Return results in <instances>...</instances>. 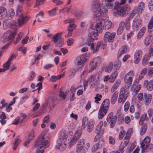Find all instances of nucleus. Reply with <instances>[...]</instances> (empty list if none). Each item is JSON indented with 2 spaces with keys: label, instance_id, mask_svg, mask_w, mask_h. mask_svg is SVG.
I'll return each mask as SVG.
<instances>
[{
  "label": "nucleus",
  "instance_id": "5fc2aeb1",
  "mask_svg": "<svg viewBox=\"0 0 153 153\" xmlns=\"http://www.w3.org/2000/svg\"><path fill=\"white\" fill-rule=\"evenodd\" d=\"M92 60L98 65L101 62V59L100 57L97 56L95 57L94 59H92Z\"/></svg>",
  "mask_w": 153,
  "mask_h": 153
},
{
  "label": "nucleus",
  "instance_id": "0eeeda50",
  "mask_svg": "<svg viewBox=\"0 0 153 153\" xmlns=\"http://www.w3.org/2000/svg\"><path fill=\"white\" fill-rule=\"evenodd\" d=\"M101 73H97L90 76L88 78V82L92 88H94L98 83L101 76Z\"/></svg>",
  "mask_w": 153,
  "mask_h": 153
},
{
  "label": "nucleus",
  "instance_id": "338daca9",
  "mask_svg": "<svg viewBox=\"0 0 153 153\" xmlns=\"http://www.w3.org/2000/svg\"><path fill=\"white\" fill-rule=\"evenodd\" d=\"M118 44V41L114 42L111 44V48L112 50L115 49Z\"/></svg>",
  "mask_w": 153,
  "mask_h": 153
},
{
  "label": "nucleus",
  "instance_id": "9b49d317",
  "mask_svg": "<svg viewBox=\"0 0 153 153\" xmlns=\"http://www.w3.org/2000/svg\"><path fill=\"white\" fill-rule=\"evenodd\" d=\"M142 21L139 16H136L134 19L132 24V28L134 30L136 31L141 27Z\"/></svg>",
  "mask_w": 153,
  "mask_h": 153
},
{
  "label": "nucleus",
  "instance_id": "6e6d98bb",
  "mask_svg": "<svg viewBox=\"0 0 153 153\" xmlns=\"http://www.w3.org/2000/svg\"><path fill=\"white\" fill-rule=\"evenodd\" d=\"M101 45H102V44L101 42H98L97 44V46L96 47L95 49L94 48V49L93 50V53H95L98 51L99 48L101 46Z\"/></svg>",
  "mask_w": 153,
  "mask_h": 153
},
{
  "label": "nucleus",
  "instance_id": "79ce46f5",
  "mask_svg": "<svg viewBox=\"0 0 153 153\" xmlns=\"http://www.w3.org/2000/svg\"><path fill=\"white\" fill-rule=\"evenodd\" d=\"M147 128V126L146 124H144L142 126L140 129V134L141 135H143L146 133Z\"/></svg>",
  "mask_w": 153,
  "mask_h": 153
},
{
  "label": "nucleus",
  "instance_id": "b1692460",
  "mask_svg": "<svg viewBox=\"0 0 153 153\" xmlns=\"http://www.w3.org/2000/svg\"><path fill=\"white\" fill-rule=\"evenodd\" d=\"M107 111L108 110L100 108L98 114V118L102 119L106 115Z\"/></svg>",
  "mask_w": 153,
  "mask_h": 153
},
{
  "label": "nucleus",
  "instance_id": "cd10ccee",
  "mask_svg": "<svg viewBox=\"0 0 153 153\" xmlns=\"http://www.w3.org/2000/svg\"><path fill=\"white\" fill-rule=\"evenodd\" d=\"M89 122L87 117H84L82 120V125L81 126V129L83 130L85 128L88 124Z\"/></svg>",
  "mask_w": 153,
  "mask_h": 153
},
{
  "label": "nucleus",
  "instance_id": "e2e57ef3",
  "mask_svg": "<svg viewBox=\"0 0 153 153\" xmlns=\"http://www.w3.org/2000/svg\"><path fill=\"white\" fill-rule=\"evenodd\" d=\"M101 11L99 9V10L98 9L95 11L94 15L95 16L99 17L101 16Z\"/></svg>",
  "mask_w": 153,
  "mask_h": 153
},
{
  "label": "nucleus",
  "instance_id": "13d9d810",
  "mask_svg": "<svg viewBox=\"0 0 153 153\" xmlns=\"http://www.w3.org/2000/svg\"><path fill=\"white\" fill-rule=\"evenodd\" d=\"M103 122L101 121L99 123V124L97 125V127L96 128V130L98 131H100L101 130H100L102 128V126L103 125Z\"/></svg>",
  "mask_w": 153,
  "mask_h": 153
},
{
  "label": "nucleus",
  "instance_id": "bb28decb",
  "mask_svg": "<svg viewBox=\"0 0 153 153\" xmlns=\"http://www.w3.org/2000/svg\"><path fill=\"white\" fill-rule=\"evenodd\" d=\"M110 104V101L108 99H105L102 103L100 108L108 110Z\"/></svg>",
  "mask_w": 153,
  "mask_h": 153
},
{
  "label": "nucleus",
  "instance_id": "2f4dec72",
  "mask_svg": "<svg viewBox=\"0 0 153 153\" xmlns=\"http://www.w3.org/2000/svg\"><path fill=\"white\" fill-rule=\"evenodd\" d=\"M117 76V72L116 71H114L112 73L110 77V82L111 83L113 82L114 81Z\"/></svg>",
  "mask_w": 153,
  "mask_h": 153
},
{
  "label": "nucleus",
  "instance_id": "f03ea898",
  "mask_svg": "<svg viewBox=\"0 0 153 153\" xmlns=\"http://www.w3.org/2000/svg\"><path fill=\"white\" fill-rule=\"evenodd\" d=\"M50 139L45 135H42L39 137L35 144V147H39L37 149L36 153H44V150L42 148L48 147L49 146V141Z\"/></svg>",
  "mask_w": 153,
  "mask_h": 153
},
{
  "label": "nucleus",
  "instance_id": "423d86ee",
  "mask_svg": "<svg viewBox=\"0 0 153 153\" xmlns=\"http://www.w3.org/2000/svg\"><path fill=\"white\" fill-rule=\"evenodd\" d=\"M74 19L73 18L68 19L65 20L64 22L65 23L71 24L69 25V26L67 27V30L68 31V33L65 36L66 37L68 38L71 36L72 34V31L75 29L76 25L74 23Z\"/></svg>",
  "mask_w": 153,
  "mask_h": 153
},
{
  "label": "nucleus",
  "instance_id": "a211bd4d",
  "mask_svg": "<svg viewBox=\"0 0 153 153\" xmlns=\"http://www.w3.org/2000/svg\"><path fill=\"white\" fill-rule=\"evenodd\" d=\"M115 33H111L109 32H106L104 37V40L105 42H112L114 40V39L115 36Z\"/></svg>",
  "mask_w": 153,
  "mask_h": 153
},
{
  "label": "nucleus",
  "instance_id": "864d4df0",
  "mask_svg": "<svg viewBox=\"0 0 153 153\" xmlns=\"http://www.w3.org/2000/svg\"><path fill=\"white\" fill-rule=\"evenodd\" d=\"M149 56L148 55H145V57L142 60V63L143 65H146L147 64L148 62L147 60L149 59Z\"/></svg>",
  "mask_w": 153,
  "mask_h": 153
},
{
  "label": "nucleus",
  "instance_id": "4d7b16f0",
  "mask_svg": "<svg viewBox=\"0 0 153 153\" xmlns=\"http://www.w3.org/2000/svg\"><path fill=\"white\" fill-rule=\"evenodd\" d=\"M137 13H138L137 8V7H135L131 12L130 13L131 16L132 17V18L134 16L135 14Z\"/></svg>",
  "mask_w": 153,
  "mask_h": 153
},
{
  "label": "nucleus",
  "instance_id": "f8f14e48",
  "mask_svg": "<svg viewBox=\"0 0 153 153\" xmlns=\"http://www.w3.org/2000/svg\"><path fill=\"white\" fill-rule=\"evenodd\" d=\"M127 91V90L125 88H121L118 100V103H121L122 104L124 103L127 97V93H126Z\"/></svg>",
  "mask_w": 153,
  "mask_h": 153
},
{
  "label": "nucleus",
  "instance_id": "72a5a7b5",
  "mask_svg": "<svg viewBox=\"0 0 153 153\" xmlns=\"http://www.w3.org/2000/svg\"><path fill=\"white\" fill-rule=\"evenodd\" d=\"M104 132V130L102 129L101 130L98 132L94 138V140L95 142L97 141L99 139L100 140L101 139H102V138H100L103 134Z\"/></svg>",
  "mask_w": 153,
  "mask_h": 153
},
{
  "label": "nucleus",
  "instance_id": "603ef678",
  "mask_svg": "<svg viewBox=\"0 0 153 153\" xmlns=\"http://www.w3.org/2000/svg\"><path fill=\"white\" fill-rule=\"evenodd\" d=\"M102 97V95L99 94H97L96 96L94 97L95 99V102L98 103H99L98 101L100 100V98Z\"/></svg>",
  "mask_w": 153,
  "mask_h": 153
},
{
  "label": "nucleus",
  "instance_id": "a19ab883",
  "mask_svg": "<svg viewBox=\"0 0 153 153\" xmlns=\"http://www.w3.org/2000/svg\"><path fill=\"white\" fill-rule=\"evenodd\" d=\"M147 69L146 68H144L141 71L140 74L139 76V78L140 79H141L144 77L145 75L146 74L147 71Z\"/></svg>",
  "mask_w": 153,
  "mask_h": 153
},
{
  "label": "nucleus",
  "instance_id": "ea45409f",
  "mask_svg": "<svg viewBox=\"0 0 153 153\" xmlns=\"http://www.w3.org/2000/svg\"><path fill=\"white\" fill-rule=\"evenodd\" d=\"M146 116L147 114H144L142 116L139 123L140 125H142L143 123V122L145 120H148L149 118L148 117H146Z\"/></svg>",
  "mask_w": 153,
  "mask_h": 153
},
{
  "label": "nucleus",
  "instance_id": "1a4fd4ad",
  "mask_svg": "<svg viewBox=\"0 0 153 153\" xmlns=\"http://www.w3.org/2000/svg\"><path fill=\"white\" fill-rule=\"evenodd\" d=\"M117 118L113 116V113H110L108 116L106 120L104 121V126H106L108 125H110V128H112L114 127L116 122Z\"/></svg>",
  "mask_w": 153,
  "mask_h": 153
},
{
  "label": "nucleus",
  "instance_id": "5701e85b",
  "mask_svg": "<svg viewBox=\"0 0 153 153\" xmlns=\"http://www.w3.org/2000/svg\"><path fill=\"white\" fill-rule=\"evenodd\" d=\"M103 143L102 139H100L98 143L95 144L93 146L91 150L92 152H95L97 149H100L102 146Z\"/></svg>",
  "mask_w": 153,
  "mask_h": 153
},
{
  "label": "nucleus",
  "instance_id": "c85d7f7f",
  "mask_svg": "<svg viewBox=\"0 0 153 153\" xmlns=\"http://www.w3.org/2000/svg\"><path fill=\"white\" fill-rule=\"evenodd\" d=\"M121 82V81L119 79L117 80L116 81L115 83L111 88V91L112 92H113L117 89L118 87L120 84Z\"/></svg>",
  "mask_w": 153,
  "mask_h": 153
},
{
  "label": "nucleus",
  "instance_id": "37998d69",
  "mask_svg": "<svg viewBox=\"0 0 153 153\" xmlns=\"http://www.w3.org/2000/svg\"><path fill=\"white\" fill-rule=\"evenodd\" d=\"M152 41V36H147L144 40V43L146 45H148Z\"/></svg>",
  "mask_w": 153,
  "mask_h": 153
},
{
  "label": "nucleus",
  "instance_id": "aec40b11",
  "mask_svg": "<svg viewBox=\"0 0 153 153\" xmlns=\"http://www.w3.org/2000/svg\"><path fill=\"white\" fill-rule=\"evenodd\" d=\"M144 86L146 87L147 90L151 91L153 90V80H151L149 81L146 80L144 81Z\"/></svg>",
  "mask_w": 153,
  "mask_h": 153
},
{
  "label": "nucleus",
  "instance_id": "0e129e2a",
  "mask_svg": "<svg viewBox=\"0 0 153 153\" xmlns=\"http://www.w3.org/2000/svg\"><path fill=\"white\" fill-rule=\"evenodd\" d=\"M74 41V39H69L67 41V45L69 46L72 45Z\"/></svg>",
  "mask_w": 153,
  "mask_h": 153
},
{
  "label": "nucleus",
  "instance_id": "20e7f679",
  "mask_svg": "<svg viewBox=\"0 0 153 153\" xmlns=\"http://www.w3.org/2000/svg\"><path fill=\"white\" fill-rule=\"evenodd\" d=\"M14 14V11L13 9L10 10L9 13L7 15V9L3 7H0V20L5 19H11Z\"/></svg>",
  "mask_w": 153,
  "mask_h": 153
},
{
  "label": "nucleus",
  "instance_id": "bf43d9fd",
  "mask_svg": "<svg viewBox=\"0 0 153 153\" xmlns=\"http://www.w3.org/2000/svg\"><path fill=\"white\" fill-rule=\"evenodd\" d=\"M130 103L129 102H126L124 104V110L125 111H127L130 107Z\"/></svg>",
  "mask_w": 153,
  "mask_h": 153
},
{
  "label": "nucleus",
  "instance_id": "f257e3e1",
  "mask_svg": "<svg viewBox=\"0 0 153 153\" xmlns=\"http://www.w3.org/2000/svg\"><path fill=\"white\" fill-rule=\"evenodd\" d=\"M112 25V23L110 20L107 19H102L100 21L94 22L92 24L90 28L95 30L96 32H94L93 35L96 34L97 35L98 33H101L104 27L105 29L108 30L110 29Z\"/></svg>",
  "mask_w": 153,
  "mask_h": 153
},
{
  "label": "nucleus",
  "instance_id": "6e6552de",
  "mask_svg": "<svg viewBox=\"0 0 153 153\" xmlns=\"http://www.w3.org/2000/svg\"><path fill=\"white\" fill-rule=\"evenodd\" d=\"M116 9H117L116 12L117 14L120 16L123 17L129 13L130 7L129 5L126 4L125 6H121L118 8H116Z\"/></svg>",
  "mask_w": 153,
  "mask_h": 153
},
{
  "label": "nucleus",
  "instance_id": "052dcab7",
  "mask_svg": "<svg viewBox=\"0 0 153 153\" xmlns=\"http://www.w3.org/2000/svg\"><path fill=\"white\" fill-rule=\"evenodd\" d=\"M126 134V132L125 131L122 130L119 133V138L120 139H122L123 138V137Z\"/></svg>",
  "mask_w": 153,
  "mask_h": 153
},
{
  "label": "nucleus",
  "instance_id": "69168bd1",
  "mask_svg": "<svg viewBox=\"0 0 153 153\" xmlns=\"http://www.w3.org/2000/svg\"><path fill=\"white\" fill-rule=\"evenodd\" d=\"M108 138L109 143L110 144L113 145L115 143L114 139L112 136H109Z\"/></svg>",
  "mask_w": 153,
  "mask_h": 153
},
{
  "label": "nucleus",
  "instance_id": "ddd939ff",
  "mask_svg": "<svg viewBox=\"0 0 153 153\" xmlns=\"http://www.w3.org/2000/svg\"><path fill=\"white\" fill-rule=\"evenodd\" d=\"M82 131L78 130L76 131L74 136L71 138L70 141L68 143L69 146L71 147L77 141L81 135Z\"/></svg>",
  "mask_w": 153,
  "mask_h": 153
},
{
  "label": "nucleus",
  "instance_id": "4be33fe9",
  "mask_svg": "<svg viewBox=\"0 0 153 153\" xmlns=\"http://www.w3.org/2000/svg\"><path fill=\"white\" fill-rule=\"evenodd\" d=\"M152 98V96L151 95H148L146 93H144L143 100L144 103L146 105H147L150 103Z\"/></svg>",
  "mask_w": 153,
  "mask_h": 153
},
{
  "label": "nucleus",
  "instance_id": "4468645a",
  "mask_svg": "<svg viewBox=\"0 0 153 153\" xmlns=\"http://www.w3.org/2000/svg\"><path fill=\"white\" fill-rule=\"evenodd\" d=\"M150 141V138L146 137L141 143V147L142 149L141 153H145L146 151L149 149V145Z\"/></svg>",
  "mask_w": 153,
  "mask_h": 153
},
{
  "label": "nucleus",
  "instance_id": "473e14b6",
  "mask_svg": "<svg viewBox=\"0 0 153 153\" xmlns=\"http://www.w3.org/2000/svg\"><path fill=\"white\" fill-rule=\"evenodd\" d=\"M148 29L149 32H151L153 30V17L152 18L149 23Z\"/></svg>",
  "mask_w": 153,
  "mask_h": 153
},
{
  "label": "nucleus",
  "instance_id": "412c9836",
  "mask_svg": "<svg viewBox=\"0 0 153 153\" xmlns=\"http://www.w3.org/2000/svg\"><path fill=\"white\" fill-rule=\"evenodd\" d=\"M87 60V59L84 56L81 55L76 58L75 63L77 65H81L83 64Z\"/></svg>",
  "mask_w": 153,
  "mask_h": 153
},
{
  "label": "nucleus",
  "instance_id": "8fccbe9b",
  "mask_svg": "<svg viewBox=\"0 0 153 153\" xmlns=\"http://www.w3.org/2000/svg\"><path fill=\"white\" fill-rule=\"evenodd\" d=\"M122 144H121L120 146L119 150L111 152L110 153H123L124 151V150L123 148V146H122Z\"/></svg>",
  "mask_w": 153,
  "mask_h": 153
},
{
  "label": "nucleus",
  "instance_id": "39448f33",
  "mask_svg": "<svg viewBox=\"0 0 153 153\" xmlns=\"http://www.w3.org/2000/svg\"><path fill=\"white\" fill-rule=\"evenodd\" d=\"M66 140V135L64 133L61 134L57 141L56 148L60 151L64 150L66 147L65 141Z\"/></svg>",
  "mask_w": 153,
  "mask_h": 153
},
{
  "label": "nucleus",
  "instance_id": "e433bc0d",
  "mask_svg": "<svg viewBox=\"0 0 153 153\" xmlns=\"http://www.w3.org/2000/svg\"><path fill=\"white\" fill-rule=\"evenodd\" d=\"M62 33H58L54 36L53 37V41L54 42H56L57 41L59 40L62 39L61 37Z\"/></svg>",
  "mask_w": 153,
  "mask_h": 153
},
{
  "label": "nucleus",
  "instance_id": "7ed1b4c3",
  "mask_svg": "<svg viewBox=\"0 0 153 153\" xmlns=\"http://www.w3.org/2000/svg\"><path fill=\"white\" fill-rule=\"evenodd\" d=\"M16 15H19V16L17 20L18 22H14L10 23L11 27L13 29L16 28L18 26L20 27L23 25L28 21L29 18L28 16L25 17L23 16L21 9L19 6L16 9Z\"/></svg>",
  "mask_w": 153,
  "mask_h": 153
},
{
  "label": "nucleus",
  "instance_id": "c756f323",
  "mask_svg": "<svg viewBox=\"0 0 153 153\" xmlns=\"http://www.w3.org/2000/svg\"><path fill=\"white\" fill-rule=\"evenodd\" d=\"M118 93L117 91H115L112 95L111 99V103L113 104L116 102L118 96Z\"/></svg>",
  "mask_w": 153,
  "mask_h": 153
},
{
  "label": "nucleus",
  "instance_id": "de8ad7c7",
  "mask_svg": "<svg viewBox=\"0 0 153 153\" xmlns=\"http://www.w3.org/2000/svg\"><path fill=\"white\" fill-rule=\"evenodd\" d=\"M21 142V140L19 139H17L15 140V142L14 143L13 147V150H16V149L17 146Z\"/></svg>",
  "mask_w": 153,
  "mask_h": 153
},
{
  "label": "nucleus",
  "instance_id": "3c124183",
  "mask_svg": "<svg viewBox=\"0 0 153 153\" xmlns=\"http://www.w3.org/2000/svg\"><path fill=\"white\" fill-rule=\"evenodd\" d=\"M123 26L122 25H120V23L119 24V27L118 28L117 33L118 35H120L123 32Z\"/></svg>",
  "mask_w": 153,
  "mask_h": 153
},
{
  "label": "nucleus",
  "instance_id": "09e8293b",
  "mask_svg": "<svg viewBox=\"0 0 153 153\" xmlns=\"http://www.w3.org/2000/svg\"><path fill=\"white\" fill-rule=\"evenodd\" d=\"M97 65L92 60L89 65L91 70V71L94 70L96 68Z\"/></svg>",
  "mask_w": 153,
  "mask_h": 153
},
{
  "label": "nucleus",
  "instance_id": "a18cd8bd",
  "mask_svg": "<svg viewBox=\"0 0 153 153\" xmlns=\"http://www.w3.org/2000/svg\"><path fill=\"white\" fill-rule=\"evenodd\" d=\"M87 126V131L88 132H91L94 127V125L92 123L89 122L88 124L86 126Z\"/></svg>",
  "mask_w": 153,
  "mask_h": 153
},
{
  "label": "nucleus",
  "instance_id": "774afa93",
  "mask_svg": "<svg viewBox=\"0 0 153 153\" xmlns=\"http://www.w3.org/2000/svg\"><path fill=\"white\" fill-rule=\"evenodd\" d=\"M121 62L119 61H117L114 64V66L117 69H119L121 67Z\"/></svg>",
  "mask_w": 153,
  "mask_h": 153
},
{
  "label": "nucleus",
  "instance_id": "f3484780",
  "mask_svg": "<svg viewBox=\"0 0 153 153\" xmlns=\"http://www.w3.org/2000/svg\"><path fill=\"white\" fill-rule=\"evenodd\" d=\"M85 140L84 139H80L76 145L75 152L76 153H79L85 146Z\"/></svg>",
  "mask_w": 153,
  "mask_h": 153
},
{
  "label": "nucleus",
  "instance_id": "a878e982",
  "mask_svg": "<svg viewBox=\"0 0 153 153\" xmlns=\"http://www.w3.org/2000/svg\"><path fill=\"white\" fill-rule=\"evenodd\" d=\"M141 85H132L131 90L133 91V94L134 95L137 94V92L140 90L141 88Z\"/></svg>",
  "mask_w": 153,
  "mask_h": 153
},
{
  "label": "nucleus",
  "instance_id": "49530a36",
  "mask_svg": "<svg viewBox=\"0 0 153 153\" xmlns=\"http://www.w3.org/2000/svg\"><path fill=\"white\" fill-rule=\"evenodd\" d=\"M58 9L57 7L53 8L51 10L48 12L49 15L51 16H53L56 14V10Z\"/></svg>",
  "mask_w": 153,
  "mask_h": 153
},
{
  "label": "nucleus",
  "instance_id": "c9c22d12",
  "mask_svg": "<svg viewBox=\"0 0 153 153\" xmlns=\"http://www.w3.org/2000/svg\"><path fill=\"white\" fill-rule=\"evenodd\" d=\"M114 0H105V2L106 7L108 8H111L113 5L112 1Z\"/></svg>",
  "mask_w": 153,
  "mask_h": 153
},
{
  "label": "nucleus",
  "instance_id": "f704fd0d",
  "mask_svg": "<svg viewBox=\"0 0 153 153\" xmlns=\"http://www.w3.org/2000/svg\"><path fill=\"white\" fill-rule=\"evenodd\" d=\"M64 76V74H60L57 76H51L50 80L52 82H56L59 79L61 78L62 76Z\"/></svg>",
  "mask_w": 153,
  "mask_h": 153
},
{
  "label": "nucleus",
  "instance_id": "c03bdc74",
  "mask_svg": "<svg viewBox=\"0 0 153 153\" xmlns=\"http://www.w3.org/2000/svg\"><path fill=\"white\" fill-rule=\"evenodd\" d=\"M56 46L58 47H61L63 44V39H61L58 41H57L56 42H54Z\"/></svg>",
  "mask_w": 153,
  "mask_h": 153
},
{
  "label": "nucleus",
  "instance_id": "393cba45",
  "mask_svg": "<svg viewBox=\"0 0 153 153\" xmlns=\"http://www.w3.org/2000/svg\"><path fill=\"white\" fill-rule=\"evenodd\" d=\"M131 19L130 17L127 18L125 20V22L122 21L120 22V25H122L123 26H125L126 28V29L128 30L130 27V20Z\"/></svg>",
  "mask_w": 153,
  "mask_h": 153
},
{
  "label": "nucleus",
  "instance_id": "58836bf2",
  "mask_svg": "<svg viewBox=\"0 0 153 153\" xmlns=\"http://www.w3.org/2000/svg\"><path fill=\"white\" fill-rule=\"evenodd\" d=\"M94 8L96 9L99 8L101 7V3L100 1L98 0H95L94 1L93 3Z\"/></svg>",
  "mask_w": 153,
  "mask_h": 153
},
{
  "label": "nucleus",
  "instance_id": "9d476101",
  "mask_svg": "<svg viewBox=\"0 0 153 153\" xmlns=\"http://www.w3.org/2000/svg\"><path fill=\"white\" fill-rule=\"evenodd\" d=\"M17 33L15 31L9 30L5 33L2 39V42L4 43L10 40H12L14 38Z\"/></svg>",
  "mask_w": 153,
  "mask_h": 153
},
{
  "label": "nucleus",
  "instance_id": "4c0bfd02",
  "mask_svg": "<svg viewBox=\"0 0 153 153\" xmlns=\"http://www.w3.org/2000/svg\"><path fill=\"white\" fill-rule=\"evenodd\" d=\"M144 7V4L143 2H141L140 3L138 7H137V9L138 10V13H141Z\"/></svg>",
  "mask_w": 153,
  "mask_h": 153
},
{
  "label": "nucleus",
  "instance_id": "680f3d73",
  "mask_svg": "<svg viewBox=\"0 0 153 153\" xmlns=\"http://www.w3.org/2000/svg\"><path fill=\"white\" fill-rule=\"evenodd\" d=\"M11 64V62H10L8 61H7L4 64L3 67L6 69H7V70L9 69Z\"/></svg>",
  "mask_w": 153,
  "mask_h": 153
},
{
  "label": "nucleus",
  "instance_id": "6ab92c4d",
  "mask_svg": "<svg viewBox=\"0 0 153 153\" xmlns=\"http://www.w3.org/2000/svg\"><path fill=\"white\" fill-rule=\"evenodd\" d=\"M124 80L125 83V85L124 88L127 90H128L132 83L133 78L131 76H125Z\"/></svg>",
  "mask_w": 153,
  "mask_h": 153
},
{
  "label": "nucleus",
  "instance_id": "7c9ffc66",
  "mask_svg": "<svg viewBox=\"0 0 153 153\" xmlns=\"http://www.w3.org/2000/svg\"><path fill=\"white\" fill-rule=\"evenodd\" d=\"M94 39L92 36L89 37L88 39L87 44L89 46H91V50L94 49V46L93 41Z\"/></svg>",
  "mask_w": 153,
  "mask_h": 153
},
{
  "label": "nucleus",
  "instance_id": "dca6fc26",
  "mask_svg": "<svg viewBox=\"0 0 153 153\" xmlns=\"http://www.w3.org/2000/svg\"><path fill=\"white\" fill-rule=\"evenodd\" d=\"M142 54V51L141 50L138 49L135 51L134 56V61L135 63L137 64L140 62Z\"/></svg>",
  "mask_w": 153,
  "mask_h": 153
},
{
  "label": "nucleus",
  "instance_id": "2eb2a0df",
  "mask_svg": "<svg viewBox=\"0 0 153 153\" xmlns=\"http://www.w3.org/2000/svg\"><path fill=\"white\" fill-rule=\"evenodd\" d=\"M55 99L53 97H48L47 100L45 104L43 105V107L45 109L47 106H49L51 109L53 108L55 106Z\"/></svg>",
  "mask_w": 153,
  "mask_h": 153
}]
</instances>
